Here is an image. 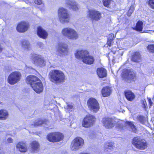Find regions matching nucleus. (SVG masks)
<instances>
[{
  "label": "nucleus",
  "instance_id": "37",
  "mask_svg": "<svg viewBox=\"0 0 154 154\" xmlns=\"http://www.w3.org/2000/svg\"><path fill=\"white\" fill-rule=\"evenodd\" d=\"M148 4L151 8L154 9V0H149Z\"/></svg>",
  "mask_w": 154,
  "mask_h": 154
},
{
  "label": "nucleus",
  "instance_id": "33",
  "mask_svg": "<svg viewBox=\"0 0 154 154\" xmlns=\"http://www.w3.org/2000/svg\"><path fill=\"white\" fill-rule=\"evenodd\" d=\"M126 123L131 128L132 131L134 132H136L137 131V128L135 126L133 123V122L127 121Z\"/></svg>",
  "mask_w": 154,
  "mask_h": 154
},
{
  "label": "nucleus",
  "instance_id": "36",
  "mask_svg": "<svg viewBox=\"0 0 154 154\" xmlns=\"http://www.w3.org/2000/svg\"><path fill=\"white\" fill-rule=\"evenodd\" d=\"M112 0H103L102 2L103 5L107 7H109V5L110 4Z\"/></svg>",
  "mask_w": 154,
  "mask_h": 154
},
{
  "label": "nucleus",
  "instance_id": "28",
  "mask_svg": "<svg viewBox=\"0 0 154 154\" xmlns=\"http://www.w3.org/2000/svg\"><path fill=\"white\" fill-rule=\"evenodd\" d=\"M46 122V120H43L41 119H38L36 120L33 122V125L34 127L39 126L45 124Z\"/></svg>",
  "mask_w": 154,
  "mask_h": 154
},
{
  "label": "nucleus",
  "instance_id": "40",
  "mask_svg": "<svg viewBox=\"0 0 154 154\" xmlns=\"http://www.w3.org/2000/svg\"><path fill=\"white\" fill-rule=\"evenodd\" d=\"M7 141L8 143H11L13 142V139L11 138H9L7 140Z\"/></svg>",
  "mask_w": 154,
  "mask_h": 154
},
{
  "label": "nucleus",
  "instance_id": "14",
  "mask_svg": "<svg viewBox=\"0 0 154 154\" xmlns=\"http://www.w3.org/2000/svg\"><path fill=\"white\" fill-rule=\"evenodd\" d=\"M122 75L130 81L134 82L137 79L136 72L131 69H125L123 70Z\"/></svg>",
  "mask_w": 154,
  "mask_h": 154
},
{
  "label": "nucleus",
  "instance_id": "13",
  "mask_svg": "<svg viewBox=\"0 0 154 154\" xmlns=\"http://www.w3.org/2000/svg\"><path fill=\"white\" fill-rule=\"evenodd\" d=\"M62 33L64 36L71 39H76L78 35L76 31L71 28L67 27L64 28L62 30Z\"/></svg>",
  "mask_w": 154,
  "mask_h": 154
},
{
  "label": "nucleus",
  "instance_id": "39",
  "mask_svg": "<svg viewBox=\"0 0 154 154\" xmlns=\"http://www.w3.org/2000/svg\"><path fill=\"white\" fill-rule=\"evenodd\" d=\"M35 3L37 5H40L42 4V2L41 0H35Z\"/></svg>",
  "mask_w": 154,
  "mask_h": 154
},
{
  "label": "nucleus",
  "instance_id": "41",
  "mask_svg": "<svg viewBox=\"0 0 154 154\" xmlns=\"http://www.w3.org/2000/svg\"><path fill=\"white\" fill-rule=\"evenodd\" d=\"M143 105L144 108L146 109V108L147 106V104L146 103V104H145L143 102Z\"/></svg>",
  "mask_w": 154,
  "mask_h": 154
},
{
  "label": "nucleus",
  "instance_id": "42",
  "mask_svg": "<svg viewBox=\"0 0 154 154\" xmlns=\"http://www.w3.org/2000/svg\"><path fill=\"white\" fill-rule=\"evenodd\" d=\"M79 154H89L87 153H84V152H81Z\"/></svg>",
  "mask_w": 154,
  "mask_h": 154
},
{
  "label": "nucleus",
  "instance_id": "19",
  "mask_svg": "<svg viewBox=\"0 0 154 154\" xmlns=\"http://www.w3.org/2000/svg\"><path fill=\"white\" fill-rule=\"evenodd\" d=\"M124 94L126 99L128 101L132 102L135 98L136 96L134 94L131 90L125 91Z\"/></svg>",
  "mask_w": 154,
  "mask_h": 154
},
{
  "label": "nucleus",
  "instance_id": "35",
  "mask_svg": "<svg viewBox=\"0 0 154 154\" xmlns=\"http://www.w3.org/2000/svg\"><path fill=\"white\" fill-rule=\"evenodd\" d=\"M146 48L149 53H154V44L148 45Z\"/></svg>",
  "mask_w": 154,
  "mask_h": 154
},
{
  "label": "nucleus",
  "instance_id": "32",
  "mask_svg": "<svg viewBox=\"0 0 154 154\" xmlns=\"http://www.w3.org/2000/svg\"><path fill=\"white\" fill-rule=\"evenodd\" d=\"M113 149V144L112 143H106L105 145V150L106 151H111Z\"/></svg>",
  "mask_w": 154,
  "mask_h": 154
},
{
  "label": "nucleus",
  "instance_id": "12",
  "mask_svg": "<svg viewBox=\"0 0 154 154\" xmlns=\"http://www.w3.org/2000/svg\"><path fill=\"white\" fill-rule=\"evenodd\" d=\"M87 105L89 109L93 112H96L100 109L99 103L97 100L93 97L88 99L87 102Z\"/></svg>",
  "mask_w": 154,
  "mask_h": 154
},
{
  "label": "nucleus",
  "instance_id": "21",
  "mask_svg": "<svg viewBox=\"0 0 154 154\" xmlns=\"http://www.w3.org/2000/svg\"><path fill=\"white\" fill-rule=\"evenodd\" d=\"M37 32L38 35L40 38L45 39L47 37L48 33L41 26H39L38 27Z\"/></svg>",
  "mask_w": 154,
  "mask_h": 154
},
{
  "label": "nucleus",
  "instance_id": "29",
  "mask_svg": "<svg viewBox=\"0 0 154 154\" xmlns=\"http://www.w3.org/2000/svg\"><path fill=\"white\" fill-rule=\"evenodd\" d=\"M115 36L114 34L113 33H110L109 35V37L107 39L106 42V44L109 47L112 45V43L114 40Z\"/></svg>",
  "mask_w": 154,
  "mask_h": 154
},
{
  "label": "nucleus",
  "instance_id": "18",
  "mask_svg": "<svg viewBox=\"0 0 154 154\" xmlns=\"http://www.w3.org/2000/svg\"><path fill=\"white\" fill-rule=\"evenodd\" d=\"M141 55L140 52L136 51L132 53L131 56V60L134 62L138 63L141 61Z\"/></svg>",
  "mask_w": 154,
  "mask_h": 154
},
{
  "label": "nucleus",
  "instance_id": "34",
  "mask_svg": "<svg viewBox=\"0 0 154 154\" xmlns=\"http://www.w3.org/2000/svg\"><path fill=\"white\" fill-rule=\"evenodd\" d=\"M134 5H131L127 13V15L128 16L130 17L132 13L134 12Z\"/></svg>",
  "mask_w": 154,
  "mask_h": 154
},
{
  "label": "nucleus",
  "instance_id": "16",
  "mask_svg": "<svg viewBox=\"0 0 154 154\" xmlns=\"http://www.w3.org/2000/svg\"><path fill=\"white\" fill-rule=\"evenodd\" d=\"M29 27L28 23L25 21H22L18 24L16 29L19 32H24L28 30Z\"/></svg>",
  "mask_w": 154,
  "mask_h": 154
},
{
  "label": "nucleus",
  "instance_id": "24",
  "mask_svg": "<svg viewBox=\"0 0 154 154\" xmlns=\"http://www.w3.org/2000/svg\"><path fill=\"white\" fill-rule=\"evenodd\" d=\"M112 92V89L109 86L103 87L101 91V93L103 97H107L110 95Z\"/></svg>",
  "mask_w": 154,
  "mask_h": 154
},
{
  "label": "nucleus",
  "instance_id": "4",
  "mask_svg": "<svg viewBox=\"0 0 154 154\" xmlns=\"http://www.w3.org/2000/svg\"><path fill=\"white\" fill-rule=\"evenodd\" d=\"M133 145L137 149L144 150L147 146V143L145 140L139 136L134 137L132 141Z\"/></svg>",
  "mask_w": 154,
  "mask_h": 154
},
{
  "label": "nucleus",
  "instance_id": "15",
  "mask_svg": "<svg viewBox=\"0 0 154 154\" xmlns=\"http://www.w3.org/2000/svg\"><path fill=\"white\" fill-rule=\"evenodd\" d=\"M88 17L92 21H97L100 20L102 18V14L100 11L94 9L89 10Z\"/></svg>",
  "mask_w": 154,
  "mask_h": 154
},
{
  "label": "nucleus",
  "instance_id": "26",
  "mask_svg": "<svg viewBox=\"0 0 154 154\" xmlns=\"http://www.w3.org/2000/svg\"><path fill=\"white\" fill-rule=\"evenodd\" d=\"M8 111L5 109H0V120H5L7 119L9 117Z\"/></svg>",
  "mask_w": 154,
  "mask_h": 154
},
{
  "label": "nucleus",
  "instance_id": "11",
  "mask_svg": "<svg viewBox=\"0 0 154 154\" xmlns=\"http://www.w3.org/2000/svg\"><path fill=\"white\" fill-rule=\"evenodd\" d=\"M21 77V75L19 72H13L8 77V82L10 85H14L20 80Z\"/></svg>",
  "mask_w": 154,
  "mask_h": 154
},
{
  "label": "nucleus",
  "instance_id": "7",
  "mask_svg": "<svg viewBox=\"0 0 154 154\" xmlns=\"http://www.w3.org/2000/svg\"><path fill=\"white\" fill-rule=\"evenodd\" d=\"M30 59L33 63L41 67L45 65V61L41 55L34 53L31 54Z\"/></svg>",
  "mask_w": 154,
  "mask_h": 154
},
{
  "label": "nucleus",
  "instance_id": "17",
  "mask_svg": "<svg viewBox=\"0 0 154 154\" xmlns=\"http://www.w3.org/2000/svg\"><path fill=\"white\" fill-rule=\"evenodd\" d=\"M29 147L32 152L36 153L38 152L40 150V144L38 142L33 140L30 143Z\"/></svg>",
  "mask_w": 154,
  "mask_h": 154
},
{
  "label": "nucleus",
  "instance_id": "20",
  "mask_svg": "<svg viewBox=\"0 0 154 154\" xmlns=\"http://www.w3.org/2000/svg\"><path fill=\"white\" fill-rule=\"evenodd\" d=\"M16 147L21 152H25L27 150V145L26 142H19L17 144Z\"/></svg>",
  "mask_w": 154,
  "mask_h": 154
},
{
  "label": "nucleus",
  "instance_id": "38",
  "mask_svg": "<svg viewBox=\"0 0 154 154\" xmlns=\"http://www.w3.org/2000/svg\"><path fill=\"white\" fill-rule=\"evenodd\" d=\"M148 100L149 103V108H151L152 105L153 103L152 101L151 100L150 98H148Z\"/></svg>",
  "mask_w": 154,
  "mask_h": 154
},
{
  "label": "nucleus",
  "instance_id": "27",
  "mask_svg": "<svg viewBox=\"0 0 154 154\" xmlns=\"http://www.w3.org/2000/svg\"><path fill=\"white\" fill-rule=\"evenodd\" d=\"M143 28V23L140 20H138L136 23L135 27H132L133 30L137 32H142Z\"/></svg>",
  "mask_w": 154,
  "mask_h": 154
},
{
  "label": "nucleus",
  "instance_id": "22",
  "mask_svg": "<svg viewBox=\"0 0 154 154\" xmlns=\"http://www.w3.org/2000/svg\"><path fill=\"white\" fill-rule=\"evenodd\" d=\"M97 73L98 76L101 78L105 77L107 75V72L106 69L102 67H98L97 69Z\"/></svg>",
  "mask_w": 154,
  "mask_h": 154
},
{
  "label": "nucleus",
  "instance_id": "30",
  "mask_svg": "<svg viewBox=\"0 0 154 154\" xmlns=\"http://www.w3.org/2000/svg\"><path fill=\"white\" fill-rule=\"evenodd\" d=\"M138 120L142 124H145V123L147 122L146 118L143 116L139 115L137 118Z\"/></svg>",
  "mask_w": 154,
  "mask_h": 154
},
{
  "label": "nucleus",
  "instance_id": "10",
  "mask_svg": "<svg viewBox=\"0 0 154 154\" xmlns=\"http://www.w3.org/2000/svg\"><path fill=\"white\" fill-rule=\"evenodd\" d=\"M84 144L83 139L80 137H76L72 140L70 148L73 151H76L81 148Z\"/></svg>",
  "mask_w": 154,
  "mask_h": 154
},
{
  "label": "nucleus",
  "instance_id": "3",
  "mask_svg": "<svg viewBox=\"0 0 154 154\" xmlns=\"http://www.w3.org/2000/svg\"><path fill=\"white\" fill-rule=\"evenodd\" d=\"M48 76L51 82L56 83H63L64 82L65 79L64 73L61 71L57 69L51 71Z\"/></svg>",
  "mask_w": 154,
  "mask_h": 154
},
{
  "label": "nucleus",
  "instance_id": "31",
  "mask_svg": "<svg viewBox=\"0 0 154 154\" xmlns=\"http://www.w3.org/2000/svg\"><path fill=\"white\" fill-rule=\"evenodd\" d=\"M21 46L27 49L30 48V44L28 41L26 40H23L21 42Z\"/></svg>",
  "mask_w": 154,
  "mask_h": 154
},
{
  "label": "nucleus",
  "instance_id": "6",
  "mask_svg": "<svg viewBox=\"0 0 154 154\" xmlns=\"http://www.w3.org/2000/svg\"><path fill=\"white\" fill-rule=\"evenodd\" d=\"M58 14L60 21L63 23H68L70 20V15L68 10L63 7L59 8Z\"/></svg>",
  "mask_w": 154,
  "mask_h": 154
},
{
  "label": "nucleus",
  "instance_id": "2",
  "mask_svg": "<svg viewBox=\"0 0 154 154\" xmlns=\"http://www.w3.org/2000/svg\"><path fill=\"white\" fill-rule=\"evenodd\" d=\"M75 55L76 58L82 59V62L86 64H92L94 61L93 56L89 55V52L86 50H77Z\"/></svg>",
  "mask_w": 154,
  "mask_h": 154
},
{
  "label": "nucleus",
  "instance_id": "8",
  "mask_svg": "<svg viewBox=\"0 0 154 154\" xmlns=\"http://www.w3.org/2000/svg\"><path fill=\"white\" fill-rule=\"evenodd\" d=\"M96 120L95 117L92 115H87L83 119L82 122V126L85 128H88L92 126Z\"/></svg>",
  "mask_w": 154,
  "mask_h": 154
},
{
  "label": "nucleus",
  "instance_id": "1",
  "mask_svg": "<svg viewBox=\"0 0 154 154\" xmlns=\"http://www.w3.org/2000/svg\"><path fill=\"white\" fill-rule=\"evenodd\" d=\"M26 82L30 84L33 89L36 93L39 94L43 90V84L37 76L32 75H29L26 78Z\"/></svg>",
  "mask_w": 154,
  "mask_h": 154
},
{
  "label": "nucleus",
  "instance_id": "5",
  "mask_svg": "<svg viewBox=\"0 0 154 154\" xmlns=\"http://www.w3.org/2000/svg\"><path fill=\"white\" fill-rule=\"evenodd\" d=\"M64 138L63 134L59 132H51L48 134L46 137L50 142L57 143L63 140Z\"/></svg>",
  "mask_w": 154,
  "mask_h": 154
},
{
  "label": "nucleus",
  "instance_id": "23",
  "mask_svg": "<svg viewBox=\"0 0 154 154\" xmlns=\"http://www.w3.org/2000/svg\"><path fill=\"white\" fill-rule=\"evenodd\" d=\"M66 6L74 11H77L79 10L77 4L75 2L68 0L66 1Z\"/></svg>",
  "mask_w": 154,
  "mask_h": 154
},
{
  "label": "nucleus",
  "instance_id": "9",
  "mask_svg": "<svg viewBox=\"0 0 154 154\" xmlns=\"http://www.w3.org/2000/svg\"><path fill=\"white\" fill-rule=\"evenodd\" d=\"M102 122L103 126L107 129L113 128L117 124L116 119L109 116H106L103 118Z\"/></svg>",
  "mask_w": 154,
  "mask_h": 154
},
{
  "label": "nucleus",
  "instance_id": "25",
  "mask_svg": "<svg viewBox=\"0 0 154 154\" xmlns=\"http://www.w3.org/2000/svg\"><path fill=\"white\" fill-rule=\"evenodd\" d=\"M58 51L63 54H66L68 52L67 46L64 44L58 45Z\"/></svg>",
  "mask_w": 154,
  "mask_h": 154
}]
</instances>
